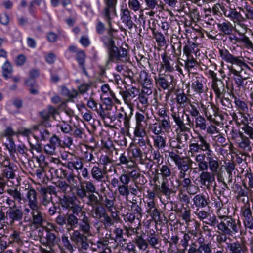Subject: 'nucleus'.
Masks as SVG:
<instances>
[{
	"instance_id": "f257e3e1",
	"label": "nucleus",
	"mask_w": 253,
	"mask_h": 253,
	"mask_svg": "<svg viewBox=\"0 0 253 253\" xmlns=\"http://www.w3.org/2000/svg\"><path fill=\"white\" fill-rule=\"evenodd\" d=\"M59 204L63 210L71 211V213L66 215V230L68 232L77 227L79 218L77 217L82 211L83 206L80 205V201L76 196H63L59 199Z\"/></svg>"
},
{
	"instance_id": "f03ea898",
	"label": "nucleus",
	"mask_w": 253,
	"mask_h": 253,
	"mask_svg": "<svg viewBox=\"0 0 253 253\" xmlns=\"http://www.w3.org/2000/svg\"><path fill=\"white\" fill-rule=\"evenodd\" d=\"M194 160L197 164L199 171H206L209 168L211 172H218L219 159L212 150L198 154Z\"/></svg>"
},
{
	"instance_id": "7ed1b4c3",
	"label": "nucleus",
	"mask_w": 253,
	"mask_h": 253,
	"mask_svg": "<svg viewBox=\"0 0 253 253\" xmlns=\"http://www.w3.org/2000/svg\"><path fill=\"white\" fill-rule=\"evenodd\" d=\"M219 53L222 60H224L226 62L232 65H236L239 67V70H236L233 67H231L229 69L230 73L235 75L236 77H240L243 76L242 74V72L245 69H250L242 56H235L231 54L226 49H220Z\"/></svg>"
},
{
	"instance_id": "20e7f679",
	"label": "nucleus",
	"mask_w": 253,
	"mask_h": 253,
	"mask_svg": "<svg viewBox=\"0 0 253 253\" xmlns=\"http://www.w3.org/2000/svg\"><path fill=\"white\" fill-rule=\"evenodd\" d=\"M217 217L220 220L218 224V230L220 232L233 235L237 233L241 227V223L238 219H235L230 216L222 215L219 211Z\"/></svg>"
},
{
	"instance_id": "39448f33",
	"label": "nucleus",
	"mask_w": 253,
	"mask_h": 253,
	"mask_svg": "<svg viewBox=\"0 0 253 253\" xmlns=\"http://www.w3.org/2000/svg\"><path fill=\"white\" fill-rule=\"evenodd\" d=\"M198 141L194 140L191 142L189 145L188 151V157L196 158L198 154L201 153V152H207L211 150L210 143L208 142L205 136L198 133L197 137Z\"/></svg>"
},
{
	"instance_id": "423d86ee",
	"label": "nucleus",
	"mask_w": 253,
	"mask_h": 253,
	"mask_svg": "<svg viewBox=\"0 0 253 253\" xmlns=\"http://www.w3.org/2000/svg\"><path fill=\"white\" fill-rule=\"evenodd\" d=\"M104 7L101 14L105 21L107 23L109 27V33L114 31L112 28L111 20L112 16L116 15V6L117 0H103Z\"/></svg>"
},
{
	"instance_id": "0eeeda50",
	"label": "nucleus",
	"mask_w": 253,
	"mask_h": 253,
	"mask_svg": "<svg viewBox=\"0 0 253 253\" xmlns=\"http://www.w3.org/2000/svg\"><path fill=\"white\" fill-rule=\"evenodd\" d=\"M99 197L102 201V206L110 213L114 220H118L119 217L115 207L116 197L109 192L104 193L103 195H99Z\"/></svg>"
},
{
	"instance_id": "6e6552de",
	"label": "nucleus",
	"mask_w": 253,
	"mask_h": 253,
	"mask_svg": "<svg viewBox=\"0 0 253 253\" xmlns=\"http://www.w3.org/2000/svg\"><path fill=\"white\" fill-rule=\"evenodd\" d=\"M41 206L32 208V211L31 212V218H28L25 216L24 217V221L25 222H30L36 227H42L45 222V219L41 211Z\"/></svg>"
},
{
	"instance_id": "1a4fd4ad",
	"label": "nucleus",
	"mask_w": 253,
	"mask_h": 253,
	"mask_svg": "<svg viewBox=\"0 0 253 253\" xmlns=\"http://www.w3.org/2000/svg\"><path fill=\"white\" fill-rule=\"evenodd\" d=\"M178 153L179 151L177 150L172 151L169 153V156L174 162L179 171L187 172L190 169V164L193 161L191 159L186 161L183 158L178 155Z\"/></svg>"
},
{
	"instance_id": "9d476101",
	"label": "nucleus",
	"mask_w": 253,
	"mask_h": 253,
	"mask_svg": "<svg viewBox=\"0 0 253 253\" xmlns=\"http://www.w3.org/2000/svg\"><path fill=\"white\" fill-rule=\"evenodd\" d=\"M191 88L194 92L199 95L206 91L207 87L204 77L197 73L194 74L191 77Z\"/></svg>"
},
{
	"instance_id": "9b49d317",
	"label": "nucleus",
	"mask_w": 253,
	"mask_h": 253,
	"mask_svg": "<svg viewBox=\"0 0 253 253\" xmlns=\"http://www.w3.org/2000/svg\"><path fill=\"white\" fill-rule=\"evenodd\" d=\"M171 112V116L177 128L175 132H188L190 131V128L184 123V113H179L174 110V107L170 109Z\"/></svg>"
},
{
	"instance_id": "f8f14e48",
	"label": "nucleus",
	"mask_w": 253,
	"mask_h": 253,
	"mask_svg": "<svg viewBox=\"0 0 253 253\" xmlns=\"http://www.w3.org/2000/svg\"><path fill=\"white\" fill-rule=\"evenodd\" d=\"M70 238L79 250L86 251L88 249L89 245L87 236L81 233L79 230H74Z\"/></svg>"
},
{
	"instance_id": "ddd939ff",
	"label": "nucleus",
	"mask_w": 253,
	"mask_h": 253,
	"mask_svg": "<svg viewBox=\"0 0 253 253\" xmlns=\"http://www.w3.org/2000/svg\"><path fill=\"white\" fill-rule=\"evenodd\" d=\"M199 175V183L201 185L204 186L209 189L211 187H214L216 185L215 174L217 172H213L206 171H201Z\"/></svg>"
},
{
	"instance_id": "4468645a",
	"label": "nucleus",
	"mask_w": 253,
	"mask_h": 253,
	"mask_svg": "<svg viewBox=\"0 0 253 253\" xmlns=\"http://www.w3.org/2000/svg\"><path fill=\"white\" fill-rule=\"evenodd\" d=\"M200 107L208 121L214 124L217 123L215 118L213 117V116L216 117L218 115V109L215 105L209 103H206V104L201 103Z\"/></svg>"
},
{
	"instance_id": "2eb2a0df",
	"label": "nucleus",
	"mask_w": 253,
	"mask_h": 253,
	"mask_svg": "<svg viewBox=\"0 0 253 253\" xmlns=\"http://www.w3.org/2000/svg\"><path fill=\"white\" fill-rule=\"evenodd\" d=\"M66 157L67 162L63 164L64 166L71 170L74 169L78 171L83 169L84 164L81 158L72 154L66 155Z\"/></svg>"
},
{
	"instance_id": "dca6fc26",
	"label": "nucleus",
	"mask_w": 253,
	"mask_h": 253,
	"mask_svg": "<svg viewBox=\"0 0 253 253\" xmlns=\"http://www.w3.org/2000/svg\"><path fill=\"white\" fill-rule=\"evenodd\" d=\"M7 218L9 219L10 224H13L15 222L20 221L23 217V211L17 205L8 206L6 211Z\"/></svg>"
},
{
	"instance_id": "f3484780",
	"label": "nucleus",
	"mask_w": 253,
	"mask_h": 253,
	"mask_svg": "<svg viewBox=\"0 0 253 253\" xmlns=\"http://www.w3.org/2000/svg\"><path fill=\"white\" fill-rule=\"evenodd\" d=\"M108 54L109 61L117 62L122 60L124 58L126 57L127 51L124 48H119L115 46L108 50Z\"/></svg>"
},
{
	"instance_id": "a211bd4d",
	"label": "nucleus",
	"mask_w": 253,
	"mask_h": 253,
	"mask_svg": "<svg viewBox=\"0 0 253 253\" xmlns=\"http://www.w3.org/2000/svg\"><path fill=\"white\" fill-rule=\"evenodd\" d=\"M120 17L122 23L129 30L132 29L134 26H136L132 20L131 12L127 7H121Z\"/></svg>"
},
{
	"instance_id": "6ab92c4d",
	"label": "nucleus",
	"mask_w": 253,
	"mask_h": 253,
	"mask_svg": "<svg viewBox=\"0 0 253 253\" xmlns=\"http://www.w3.org/2000/svg\"><path fill=\"white\" fill-rule=\"evenodd\" d=\"M243 187L239 185H236V189L235 193L236 195L235 198L238 202L246 204L249 203L248 194L250 190L247 188V186L245 183H243Z\"/></svg>"
},
{
	"instance_id": "aec40b11",
	"label": "nucleus",
	"mask_w": 253,
	"mask_h": 253,
	"mask_svg": "<svg viewBox=\"0 0 253 253\" xmlns=\"http://www.w3.org/2000/svg\"><path fill=\"white\" fill-rule=\"evenodd\" d=\"M80 217L78 224L79 230L85 234H89L91 228L90 218L86 215V212L83 211V210L81 212Z\"/></svg>"
},
{
	"instance_id": "412c9836",
	"label": "nucleus",
	"mask_w": 253,
	"mask_h": 253,
	"mask_svg": "<svg viewBox=\"0 0 253 253\" xmlns=\"http://www.w3.org/2000/svg\"><path fill=\"white\" fill-rule=\"evenodd\" d=\"M156 84L164 90L168 89L172 83V77L165 74H159L154 77Z\"/></svg>"
},
{
	"instance_id": "4be33fe9",
	"label": "nucleus",
	"mask_w": 253,
	"mask_h": 253,
	"mask_svg": "<svg viewBox=\"0 0 253 253\" xmlns=\"http://www.w3.org/2000/svg\"><path fill=\"white\" fill-rule=\"evenodd\" d=\"M137 88L136 87L132 86L125 91H120L119 93L125 103L128 106H130L132 104V99L137 96Z\"/></svg>"
},
{
	"instance_id": "5701e85b",
	"label": "nucleus",
	"mask_w": 253,
	"mask_h": 253,
	"mask_svg": "<svg viewBox=\"0 0 253 253\" xmlns=\"http://www.w3.org/2000/svg\"><path fill=\"white\" fill-rule=\"evenodd\" d=\"M230 115L232 118V121L235 122L236 126L238 127H240L242 125H245L249 122V120L250 122L252 120V118H250V119H248V117L250 116V114L248 113L247 114V116H246L245 113L233 112L230 113Z\"/></svg>"
},
{
	"instance_id": "b1692460",
	"label": "nucleus",
	"mask_w": 253,
	"mask_h": 253,
	"mask_svg": "<svg viewBox=\"0 0 253 253\" xmlns=\"http://www.w3.org/2000/svg\"><path fill=\"white\" fill-rule=\"evenodd\" d=\"M246 21V18L241 15L240 17H239L233 22L234 24L233 26V30L239 35H243L247 32L248 29V26L245 23Z\"/></svg>"
},
{
	"instance_id": "393cba45",
	"label": "nucleus",
	"mask_w": 253,
	"mask_h": 253,
	"mask_svg": "<svg viewBox=\"0 0 253 253\" xmlns=\"http://www.w3.org/2000/svg\"><path fill=\"white\" fill-rule=\"evenodd\" d=\"M175 101L177 104L182 108H185L190 104L191 101L189 95L185 93L183 91H178L175 93Z\"/></svg>"
},
{
	"instance_id": "a878e982",
	"label": "nucleus",
	"mask_w": 253,
	"mask_h": 253,
	"mask_svg": "<svg viewBox=\"0 0 253 253\" xmlns=\"http://www.w3.org/2000/svg\"><path fill=\"white\" fill-rule=\"evenodd\" d=\"M26 197L27 201V205L30 207L31 209L40 206L38 200L37 193L34 188H31L28 189Z\"/></svg>"
},
{
	"instance_id": "bb28decb",
	"label": "nucleus",
	"mask_w": 253,
	"mask_h": 253,
	"mask_svg": "<svg viewBox=\"0 0 253 253\" xmlns=\"http://www.w3.org/2000/svg\"><path fill=\"white\" fill-rule=\"evenodd\" d=\"M229 253H248V248L246 245L239 242L227 243Z\"/></svg>"
},
{
	"instance_id": "cd10ccee",
	"label": "nucleus",
	"mask_w": 253,
	"mask_h": 253,
	"mask_svg": "<svg viewBox=\"0 0 253 253\" xmlns=\"http://www.w3.org/2000/svg\"><path fill=\"white\" fill-rule=\"evenodd\" d=\"M233 79L239 90L241 89L243 90L252 89V81L248 80L247 77L242 76L240 77H234Z\"/></svg>"
},
{
	"instance_id": "c85d7f7f",
	"label": "nucleus",
	"mask_w": 253,
	"mask_h": 253,
	"mask_svg": "<svg viewBox=\"0 0 253 253\" xmlns=\"http://www.w3.org/2000/svg\"><path fill=\"white\" fill-rule=\"evenodd\" d=\"M243 223L246 229H253V216L251 209L249 207H246L242 211Z\"/></svg>"
},
{
	"instance_id": "c756f323",
	"label": "nucleus",
	"mask_w": 253,
	"mask_h": 253,
	"mask_svg": "<svg viewBox=\"0 0 253 253\" xmlns=\"http://www.w3.org/2000/svg\"><path fill=\"white\" fill-rule=\"evenodd\" d=\"M7 194L10 197V201L11 202L9 203V206L11 205H17L16 202L21 204L22 200H24L23 195L17 189H8L6 190Z\"/></svg>"
},
{
	"instance_id": "7c9ffc66",
	"label": "nucleus",
	"mask_w": 253,
	"mask_h": 253,
	"mask_svg": "<svg viewBox=\"0 0 253 253\" xmlns=\"http://www.w3.org/2000/svg\"><path fill=\"white\" fill-rule=\"evenodd\" d=\"M211 88L215 93L216 98H221V95H224L226 92L224 84L221 79L211 82Z\"/></svg>"
},
{
	"instance_id": "2f4dec72",
	"label": "nucleus",
	"mask_w": 253,
	"mask_h": 253,
	"mask_svg": "<svg viewBox=\"0 0 253 253\" xmlns=\"http://www.w3.org/2000/svg\"><path fill=\"white\" fill-rule=\"evenodd\" d=\"M162 61L161 63V68L164 69L166 72L171 73L175 70V61L170 57L164 54L162 56Z\"/></svg>"
},
{
	"instance_id": "473e14b6",
	"label": "nucleus",
	"mask_w": 253,
	"mask_h": 253,
	"mask_svg": "<svg viewBox=\"0 0 253 253\" xmlns=\"http://www.w3.org/2000/svg\"><path fill=\"white\" fill-rule=\"evenodd\" d=\"M193 205L197 209L203 208L209 204V199L208 197L203 194H198L196 195L192 199Z\"/></svg>"
},
{
	"instance_id": "72a5a7b5",
	"label": "nucleus",
	"mask_w": 253,
	"mask_h": 253,
	"mask_svg": "<svg viewBox=\"0 0 253 253\" xmlns=\"http://www.w3.org/2000/svg\"><path fill=\"white\" fill-rule=\"evenodd\" d=\"M56 172L57 173L59 172L60 173V177L65 179L69 185H75L77 183V180L76 179V176L73 172L69 173L66 170L63 169H57Z\"/></svg>"
},
{
	"instance_id": "f704fd0d",
	"label": "nucleus",
	"mask_w": 253,
	"mask_h": 253,
	"mask_svg": "<svg viewBox=\"0 0 253 253\" xmlns=\"http://www.w3.org/2000/svg\"><path fill=\"white\" fill-rule=\"evenodd\" d=\"M87 106L92 111H96L102 118H104L105 112L101 104H98L96 101L92 98L87 102Z\"/></svg>"
},
{
	"instance_id": "c9c22d12",
	"label": "nucleus",
	"mask_w": 253,
	"mask_h": 253,
	"mask_svg": "<svg viewBox=\"0 0 253 253\" xmlns=\"http://www.w3.org/2000/svg\"><path fill=\"white\" fill-rule=\"evenodd\" d=\"M128 174L133 183L138 182L140 183L141 185H143L147 182L145 176L141 174L139 170L134 169L129 172Z\"/></svg>"
},
{
	"instance_id": "e433bc0d",
	"label": "nucleus",
	"mask_w": 253,
	"mask_h": 253,
	"mask_svg": "<svg viewBox=\"0 0 253 253\" xmlns=\"http://www.w3.org/2000/svg\"><path fill=\"white\" fill-rule=\"evenodd\" d=\"M45 230L47 232L45 238L46 243H43V244L45 245L50 250H52L53 247L58 244L59 239L54 233L49 231V229L46 228Z\"/></svg>"
},
{
	"instance_id": "4c0bfd02",
	"label": "nucleus",
	"mask_w": 253,
	"mask_h": 253,
	"mask_svg": "<svg viewBox=\"0 0 253 253\" xmlns=\"http://www.w3.org/2000/svg\"><path fill=\"white\" fill-rule=\"evenodd\" d=\"M119 165H125L126 168L128 169H132L135 167V162L133 160L128 157L125 153H122L119 158Z\"/></svg>"
},
{
	"instance_id": "58836bf2",
	"label": "nucleus",
	"mask_w": 253,
	"mask_h": 253,
	"mask_svg": "<svg viewBox=\"0 0 253 253\" xmlns=\"http://www.w3.org/2000/svg\"><path fill=\"white\" fill-rule=\"evenodd\" d=\"M222 11L225 17L229 18L232 22L241 15V13L238 12L235 8L229 7V9H228L227 8L224 6L222 8Z\"/></svg>"
},
{
	"instance_id": "ea45409f",
	"label": "nucleus",
	"mask_w": 253,
	"mask_h": 253,
	"mask_svg": "<svg viewBox=\"0 0 253 253\" xmlns=\"http://www.w3.org/2000/svg\"><path fill=\"white\" fill-rule=\"evenodd\" d=\"M104 170L97 166H94L91 169V175L92 178L97 182H102L104 179Z\"/></svg>"
},
{
	"instance_id": "a19ab883",
	"label": "nucleus",
	"mask_w": 253,
	"mask_h": 253,
	"mask_svg": "<svg viewBox=\"0 0 253 253\" xmlns=\"http://www.w3.org/2000/svg\"><path fill=\"white\" fill-rule=\"evenodd\" d=\"M149 117L147 113L145 112H137L135 114L136 125L138 126H147Z\"/></svg>"
},
{
	"instance_id": "79ce46f5",
	"label": "nucleus",
	"mask_w": 253,
	"mask_h": 253,
	"mask_svg": "<svg viewBox=\"0 0 253 253\" xmlns=\"http://www.w3.org/2000/svg\"><path fill=\"white\" fill-rule=\"evenodd\" d=\"M153 146L158 150L163 149L166 146V138L160 134L152 136Z\"/></svg>"
},
{
	"instance_id": "37998d69",
	"label": "nucleus",
	"mask_w": 253,
	"mask_h": 253,
	"mask_svg": "<svg viewBox=\"0 0 253 253\" xmlns=\"http://www.w3.org/2000/svg\"><path fill=\"white\" fill-rule=\"evenodd\" d=\"M92 208V216L94 218L100 220L107 213V210L102 206L98 205Z\"/></svg>"
},
{
	"instance_id": "c03bdc74",
	"label": "nucleus",
	"mask_w": 253,
	"mask_h": 253,
	"mask_svg": "<svg viewBox=\"0 0 253 253\" xmlns=\"http://www.w3.org/2000/svg\"><path fill=\"white\" fill-rule=\"evenodd\" d=\"M217 27L220 32L226 35H230L233 31V26L228 21L218 23Z\"/></svg>"
},
{
	"instance_id": "a18cd8bd",
	"label": "nucleus",
	"mask_w": 253,
	"mask_h": 253,
	"mask_svg": "<svg viewBox=\"0 0 253 253\" xmlns=\"http://www.w3.org/2000/svg\"><path fill=\"white\" fill-rule=\"evenodd\" d=\"M228 130L229 131L228 134L229 139L234 142H237L239 139L244 135L242 132L233 126L228 127Z\"/></svg>"
},
{
	"instance_id": "49530a36",
	"label": "nucleus",
	"mask_w": 253,
	"mask_h": 253,
	"mask_svg": "<svg viewBox=\"0 0 253 253\" xmlns=\"http://www.w3.org/2000/svg\"><path fill=\"white\" fill-rule=\"evenodd\" d=\"M159 170L158 174L162 176L163 180H168V179H170L172 175L171 169L167 165H162L159 168Z\"/></svg>"
},
{
	"instance_id": "de8ad7c7",
	"label": "nucleus",
	"mask_w": 253,
	"mask_h": 253,
	"mask_svg": "<svg viewBox=\"0 0 253 253\" xmlns=\"http://www.w3.org/2000/svg\"><path fill=\"white\" fill-rule=\"evenodd\" d=\"M131 156L130 157V159L134 161L135 165L136 161L140 164H143V160L142 158L143 153L139 148L136 147L132 149L131 151Z\"/></svg>"
},
{
	"instance_id": "09e8293b",
	"label": "nucleus",
	"mask_w": 253,
	"mask_h": 253,
	"mask_svg": "<svg viewBox=\"0 0 253 253\" xmlns=\"http://www.w3.org/2000/svg\"><path fill=\"white\" fill-rule=\"evenodd\" d=\"M86 55L84 51L82 50H78L76 53V58L79 65L81 67L84 73L87 75V73L84 66V62Z\"/></svg>"
},
{
	"instance_id": "8fccbe9b",
	"label": "nucleus",
	"mask_w": 253,
	"mask_h": 253,
	"mask_svg": "<svg viewBox=\"0 0 253 253\" xmlns=\"http://www.w3.org/2000/svg\"><path fill=\"white\" fill-rule=\"evenodd\" d=\"M138 99L139 103L141 105V106L138 104L137 109H139L140 112H145L149 104L148 97L139 93Z\"/></svg>"
},
{
	"instance_id": "3c124183",
	"label": "nucleus",
	"mask_w": 253,
	"mask_h": 253,
	"mask_svg": "<svg viewBox=\"0 0 253 253\" xmlns=\"http://www.w3.org/2000/svg\"><path fill=\"white\" fill-rule=\"evenodd\" d=\"M152 34L156 42L160 46H164L166 44V41L163 34L155 29H152Z\"/></svg>"
},
{
	"instance_id": "603ef678",
	"label": "nucleus",
	"mask_w": 253,
	"mask_h": 253,
	"mask_svg": "<svg viewBox=\"0 0 253 253\" xmlns=\"http://www.w3.org/2000/svg\"><path fill=\"white\" fill-rule=\"evenodd\" d=\"M13 72L12 66L10 62L6 59L2 66V73L5 79L11 78Z\"/></svg>"
},
{
	"instance_id": "864d4df0",
	"label": "nucleus",
	"mask_w": 253,
	"mask_h": 253,
	"mask_svg": "<svg viewBox=\"0 0 253 253\" xmlns=\"http://www.w3.org/2000/svg\"><path fill=\"white\" fill-rule=\"evenodd\" d=\"M176 181L179 185H181L182 187L186 189V190L187 191V192L189 194L193 195L196 193L197 191L191 192V187L193 186V185L192 184L191 180L189 178H184L182 181H179V180ZM198 189L199 188L197 187L196 188V190H198Z\"/></svg>"
},
{
	"instance_id": "5fc2aeb1",
	"label": "nucleus",
	"mask_w": 253,
	"mask_h": 253,
	"mask_svg": "<svg viewBox=\"0 0 253 253\" xmlns=\"http://www.w3.org/2000/svg\"><path fill=\"white\" fill-rule=\"evenodd\" d=\"M136 246L141 251H145L149 247L147 239L145 240L141 235H137L135 238Z\"/></svg>"
},
{
	"instance_id": "6e6d98bb",
	"label": "nucleus",
	"mask_w": 253,
	"mask_h": 253,
	"mask_svg": "<svg viewBox=\"0 0 253 253\" xmlns=\"http://www.w3.org/2000/svg\"><path fill=\"white\" fill-rule=\"evenodd\" d=\"M139 81L143 86L146 85H152V80L150 75L145 71H142L140 73Z\"/></svg>"
},
{
	"instance_id": "4d7b16f0",
	"label": "nucleus",
	"mask_w": 253,
	"mask_h": 253,
	"mask_svg": "<svg viewBox=\"0 0 253 253\" xmlns=\"http://www.w3.org/2000/svg\"><path fill=\"white\" fill-rule=\"evenodd\" d=\"M94 193H95L88 194L86 197L87 201L86 203L87 206L94 207L100 204L101 199L99 197L98 198Z\"/></svg>"
},
{
	"instance_id": "13d9d810",
	"label": "nucleus",
	"mask_w": 253,
	"mask_h": 253,
	"mask_svg": "<svg viewBox=\"0 0 253 253\" xmlns=\"http://www.w3.org/2000/svg\"><path fill=\"white\" fill-rule=\"evenodd\" d=\"M195 127L200 130H206L207 128V121L206 119L201 115L195 118Z\"/></svg>"
},
{
	"instance_id": "bf43d9fd",
	"label": "nucleus",
	"mask_w": 253,
	"mask_h": 253,
	"mask_svg": "<svg viewBox=\"0 0 253 253\" xmlns=\"http://www.w3.org/2000/svg\"><path fill=\"white\" fill-rule=\"evenodd\" d=\"M232 93L233 96L235 97L234 103L238 112L243 113L248 112V107L247 104L244 101L235 97L233 92Z\"/></svg>"
},
{
	"instance_id": "052dcab7",
	"label": "nucleus",
	"mask_w": 253,
	"mask_h": 253,
	"mask_svg": "<svg viewBox=\"0 0 253 253\" xmlns=\"http://www.w3.org/2000/svg\"><path fill=\"white\" fill-rule=\"evenodd\" d=\"M15 177L14 170L13 169V166L5 168L2 170V179H14Z\"/></svg>"
},
{
	"instance_id": "680f3d73",
	"label": "nucleus",
	"mask_w": 253,
	"mask_h": 253,
	"mask_svg": "<svg viewBox=\"0 0 253 253\" xmlns=\"http://www.w3.org/2000/svg\"><path fill=\"white\" fill-rule=\"evenodd\" d=\"M132 109L128 110V112H125L124 117L121 119L122 122H123L124 128L126 130H128L130 127V121L132 115Z\"/></svg>"
},
{
	"instance_id": "e2e57ef3",
	"label": "nucleus",
	"mask_w": 253,
	"mask_h": 253,
	"mask_svg": "<svg viewBox=\"0 0 253 253\" xmlns=\"http://www.w3.org/2000/svg\"><path fill=\"white\" fill-rule=\"evenodd\" d=\"M144 2L146 6V9L154 10L158 8L164 9V5L159 4L158 0H144Z\"/></svg>"
},
{
	"instance_id": "0e129e2a",
	"label": "nucleus",
	"mask_w": 253,
	"mask_h": 253,
	"mask_svg": "<svg viewBox=\"0 0 253 253\" xmlns=\"http://www.w3.org/2000/svg\"><path fill=\"white\" fill-rule=\"evenodd\" d=\"M40 192L42 196L41 204L43 207L47 208L49 206L50 203H53V197L52 196H50L47 194L40 189Z\"/></svg>"
},
{
	"instance_id": "69168bd1",
	"label": "nucleus",
	"mask_w": 253,
	"mask_h": 253,
	"mask_svg": "<svg viewBox=\"0 0 253 253\" xmlns=\"http://www.w3.org/2000/svg\"><path fill=\"white\" fill-rule=\"evenodd\" d=\"M25 84L27 86L29 87V90L31 94L36 95L38 94L39 91L38 89V85L36 84V82L34 80L29 79L25 81Z\"/></svg>"
},
{
	"instance_id": "338daca9",
	"label": "nucleus",
	"mask_w": 253,
	"mask_h": 253,
	"mask_svg": "<svg viewBox=\"0 0 253 253\" xmlns=\"http://www.w3.org/2000/svg\"><path fill=\"white\" fill-rule=\"evenodd\" d=\"M147 240L148 246L150 245L154 249H158L159 248L161 241L159 236L150 237H147Z\"/></svg>"
},
{
	"instance_id": "774afa93",
	"label": "nucleus",
	"mask_w": 253,
	"mask_h": 253,
	"mask_svg": "<svg viewBox=\"0 0 253 253\" xmlns=\"http://www.w3.org/2000/svg\"><path fill=\"white\" fill-rule=\"evenodd\" d=\"M242 130L250 139L253 140V123L250 124L248 122L243 125Z\"/></svg>"
}]
</instances>
